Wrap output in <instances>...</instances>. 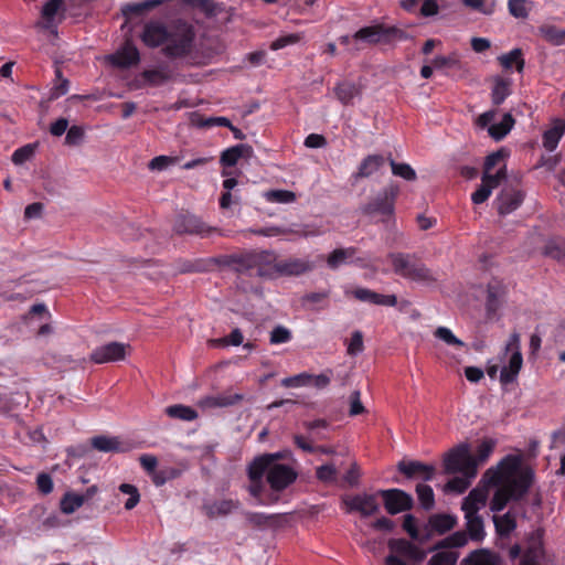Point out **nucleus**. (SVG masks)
<instances>
[{
    "label": "nucleus",
    "instance_id": "f257e3e1",
    "mask_svg": "<svg viewBox=\"0 0 565 565\" xmlns=\"http://www.w3.org/2000/svg\"><path fill=\"white\" fill-rule=\"evenodd\" d=\"M533 479V470L529 467L521 468L520 457L509 455L484 472L482 482L488 486L503 484L513 500H520L529 491Z\"/></svg>",
    "mask_w": 565,
    "mask_h": 565
},
{
    "label": "nucleus",
    "instance_id": "f03ea898",
    "mask_svg": "<svg viewBox=\"0 0 565 565\" xmlns=\"http://www.w3.org/2000/svg\"><path fill=\"white\" fill-rule=\"evenodd\" d=\"M273 259L271 250H250L245 253L212 257L215 266L228 267L238 275L270 278L269 265Z\"/></svg>",
    "mask_w": 565,
    "mask_h": 565
},
{
    "label": "nucleus",
    "instance_id": "7ed1b4c3",
    "mask_svg": "<svg viewBox=\"0 0 565 565\" xmlns=\"http://www.w3.org/2000/svg\"><path fill=\"white\" fill-rule=\"evenodd\" d=\"M195 30L193 25L183 20L169 23L166 45L162 47L164 56L171 60L184 58L194 49Z\"/></svg>",
    "mask_w": 565,
    "mask_h": 565
},
{
    "label": "nucleus",
    "instance_id": "20e7f679",
    "mask_svg": "<svg viewBox=\"0 0 565 565\" xmlns=\"http://www.w3.org/2000/svg\"><path fill=\"white\" fill-rule=\"evenodd\" d=\"M488 490L486 488H475L463 499L461 510L465 512L467 535L470 540L480 542L484 539V525L482 518L478 512L487 504Z\"/></svg>",
    "mask_w": 565,
    "mask_h": 565
},
{
    "label": "nucleus",
    "instance_id": "39448f33",
    "mask_svg": "<svg viewBox=\"0 0 565 565\" xmlns=\"http://www.w3.org/2000/svg\"><path fill=\"white\" fill-rule=\"evenodd\" d=\"M408 39V33L397 26H388L385 24L364 26L353 34L354 52H359L362 49L360 45L361 42H365L370 45H394L397 42L406 41Z\"/></svg>",
    "mask_w": 565,
    "mask_h": 565
},
{
    "label": "nucleus",
    "instance_id": "423d86ee",
    "mask_svg": "<svg viewBox=\"0 0 565 565\" xmlns=\"http://www.w3.org/2000/svg\"><path fill=\"white\" fill-rule=\"evenodd\" d=\"M446 473L459 472L467 478L476 477V460L470 454L468 444H460L450 449L444 457Z\"/></svg>",
    "mask_w": 565,
    "mask_h": 565
},
{
    "label": "nucleus",
    "instance_id": "0eeeda50",
    "mask_svg": "<svg viewBox=\"0 0 565 565\" xmlns=\"http://www.w3.org/2000/svg\"><path fill=\"white\" fill-rule=\"evenodd\" d=\"M315 264L308 258L287 257L278 259L273 252V259L269 265L270 278L301 276L313 270Z\"/></svg>",
    "mask_w": 565,
    "mask_h": 565
},
{
    "label": "nucleus",
    "instance_id": "6e6552de",
    "mask_svg": "<svg viewBox=\"0 0 565 565\" xmlns=\"http://www.w3.org/2000/svg\"><path fill=\"white\" fill-rule=\"evenodd\" d=\"M511 352L508 365H504L500 373L502 384H510L516 380L523 364V358L520 349V334L513 332L504 348V355Z\"/></svg>",
    "mask_w": 565,
    "mask_h": 565
},
{
    "label": "nucleus",
    "instance_id": "1a4fd4ad",
    "mask_svg": "<svg viewBox=\"0 0 565 565\" xmlns=\"http://www.w3.org/2000/svg\"><path fill=\"white\" fill-rule=\"evenodd\" d=\"M173 232L178 235H199L207 237L216 232L215 227L209 226L198 216L193 214H180L175 217L173 223Z\"/></svg>",
    "mask_w": 565,
    "mask_h": 565
},
{
    "label": "nucleus",
    "instance_id": "9d476101",
    "mask_svg": "<svg viewBox=\"0 0 565 565\" xmlns=\"http://www.w3.org/2000/svg\"><path fill=\"white\" fill-rule=\"evenodd\" d=\"M130 352V344L114 341L93 350L90 360L96 364L118 362L125 360Z\"/></svg>",
    "mask_w": 565,
    "mask_h": 565
},
{
    "label": "nucleus",
    "instance_id": "9b49d317",
    "mask_svg": "<svg viewBox=\"0 0 565 565\" xmlns=\"http://www.w3.org/2000/svg\"><path fill=\"white\" fill-rule=\"evenodd\" d=\"M398 194L396 185L385 188L373 201L362 207L366 215L382 214L391 216L394 212V202Z\"/></svg>",
    "mask_w": 565,
    "mask_h": 565
},
{
    "label": "nucleus",
    "instance_id": "f8f14e48",
    "mask_svg": "<svg viewBox=\"0 0 565 565\" xmlns=\"http://www.w3.org/2000/svg\"><path fill=\"white\" fill-rule=\"evenodd\" d=\"M265 473L269 487L277 492L288 488L298 477L297 471L288 465H274Z\"/></svg>",
    "mask_w": 565,
    "mask_h": 565
},
{
    "label": "nucleus",
    "instance_id": "ddd939ff",
    "mask_svg": "<svg viewBox=\"0 0 565 565\" xmlns=\"http://www.w3.org/2000/svg\"><path fill=\"white\" fill-rule=\"evenodd\" d=\"M384 500L386 511L394 515L413 508V498L401 489L380 490L377 492Z\"/></svg>",
    "mask_w": 565,
    "mask_h": 565
},
{
    "label": "nucleus",
    "instance_id": "4468645a",
    "mask_svg": "<svg viewBox=\"0 0 565 565\" xmlns=\"http://www.w3.org/2000/svg\"><path fill=\"white\" fill-rule=\"evenodd\" d=\"M343 502L347 507V512H359L363 518L374 515L380 510L377 494L360 493L345 498Z\"/></svg>",
    "mask_w": 565,
    "mask_h": 565
},
{
    "label": "nucleus",
    "instance_id": "2eb2a0df",
    "mask_svg": "<svg viewBox=\"0 0 565 565\" xmlns=\"http://www.w3.org/2000/svg\"><path fill=\"white\" fill-rule=\"evenodd\" d=\"M239 505V501L233 499L205 500L202 511L209 519H217L232 514Z\"/></svg>",
    "mask_w": 565,
    "mask_h": 565
},
{
    "label": "nucleus",
    "instance_id": "dca6fc26",
    "mask_svg": "<svg viewBox=\"0 0 565 565\" xmlns=\"http://www.w3.org/2000/svg\"><path fill=\"white\" fill-rule=\"evenodd\" d=\"M524 194L521 190L504 188L497 198V210L500 215H508L515 211L523 202Z\"/></svg>",
    "mask_w": 565,
    "mask_h": 565
},
{
    "label": "nucleus",
    "instance_id": "f3484780",
    "mask_svg": "<svg viewBox=\"0 0 565 565\" xmlns=\"http://www.w3.org/2000/svg\"><path fill=\"white\" fill-rule=\"evenodd\" d=\"M169 24L151 21L145 24L141 34L142 42L149 47H162L166 45Z\"/></svg>",
    "mask_w": 565,
    "mask_h": 565
},
{
    "label": "nucleus",
    "instance_id": "a211bd4d",
    "mask_svg": "<svg viewBox=\"0 0 565 565\" xmlns=\"http://www.w3.org/2000/svg\"><path fill=\"white\" fill-rule=\"evenodd\" d=\"M457 525V518L451 514L446 513H436L429 516L428 519V533L425 537H422L420 541L424 542L428 540L433 534L443 535L449 531H451Z\"/></svg>",
    "mask_w": 565,
    "mask_h": 565
},
{
    "label": "nucleus",
    "instance_id": "6ab92c4d",
    "mask_svg": "<svg viewBox=\"0 0 565 565\" xmlns=\"http://www.w3.org/2000/svg\"><path fill=\"white\" fill-rule=\"evenodd\" d=\"M388 547L392 552L405 556L406 558L415 563L423 562L427 556L426 551H424L423 548L418 547L417 545L411 543L405 539L391 540L388 542Z\"/></svg>",
    "mask_w": 565,
    "mask_h": 565
},
{
    "label": "nucleus",
    "instance_id": "aec40b11",
    "mask_svg": "<svg viewBox=\"0 0 565 565\" xmlns=\"http://www.w3.org/2000/svg\"><path fill=\"white\" fill-rule=\"evenodd\" d=\"M139 60V51L130 41H127L116 53L108 56L111 65L121 68L135 65Z\"/></svg>",
    "mask_w": 565,
    "mask_h": 565
},
{
    "label": "nucleus",
    "instance_id": "412c9836",
    "mask_svg": "<svg viewBox=\"0 0 565 565\" xmlns=\"http://www.w3.org/2000/svg\"><path fill=\"white\" fill-rule=\"evenodd\" d=\"M507 294V286L502 280L493 278L487 286L486 309L488 315H494L501 306Z\"/></svg>",
    "mask_w": 565,
    "mask_h": 565
},
{
    "label": "nucleus",
    "instance_id": "4be33fe9",
    "mask_svg": "<svg viewBox=\"0 0 565 565\" xmlns=\"http://www.w3.org/2000/svg\"><path fill=\"white\" fill-rule=\"evenodd\" d=\"M254 156L252 146L247 143H239L227 148L221 154L220 162L224 167L235 166L241 158L249 159Z\"/></svg>",
    "mask_w": 565,
    "mask_h": 565
},
{
    "label": "nucleus",
    "instance_id": "5701e85b",
    "mask_svg": "<svg viewBox=\"0 0 565 565\" xmlns=\"http://www.w3.org/2000/svg\"><path fill=\"white\" fill-rule=\"evenodd\" d=\"M397 469L407 478H413L416 475H423L425 481H430L435 473L434 466L425 465L419 461H399Z\"/></svg>",
    "mask_w": 565,
    "mask_h": 565
},
{
    "label": "nucleus",
    "instance_id": "b1692460",
    "mask_svg": "<svg viewBox=\"0 0 565 565\" xmlns=\"http://www.w3.org/2000/svg\"><path fill=\"white\" fill-rule=\"evenodd\" d=\"M242 399H243V395H241V394L209 395V396L202 397L198 402V406L203 409L216 408V407H228V406H232V405L238 403Z\"/></svg>",
    "mask_w": 565,
    "mask_h": 565
},
{
    "label": "nucleus",
    "instance_id": "393cba45",
    "mask_svg": "<svg viewBox=\"0 0 565 565\" xmlns=\"http://www.w3.org/2000/svg\"><path fill=\"white\" fill-rule=\"evenodd\" d=\"M334 95L337 99L343 104V105H350L352 104L353 99L355 97L361 96L362 88L360 85L350 82V81H342L335 85L333 88Z\"/></svg>",
    "mask_w": 565,
    "mask_h": 565
},
{
    "label": "nucleus",
    "instance_id": "a878e982",
    "mask_svg": "<svg viewBox=\"0 0 565 565\" xmlns=\"http://www.w3.org/2000/svg\"><path fill=\"white\" fill-rule=\"evenodd\" d=\"M288 233H292L299 237H310V236H318V235L322 234V231L315 225H303L299 230L271 227V228H267V230H260L257 232V234L265 235V236L288 234Z\"/></svg>",
    "mask_w": 565,
    "mask_h": 565
},
{
    "label": "nucleus",
    "instance_id": "bb28decb",
    "mask_svg": "<svg viewBox=\"0 0 565 565\" xmlns=\"http://www.w3.org/2000/svg\"><path fill=\"white\" fill-rule=\"evenodd\" d=\"M388 257L392 262L395 274L404 278H407V273L412 271L413 266L417 262L414 255L403 253H392Z\"/></svg>",
    "mask_w": 565,
    "mask_h": 565
},
{
    "label": "nucleus",
    "instance_id": "cd10ccee",
    "mask_svg": "<svg viewBox=\"0 0 565 565\" xmlns=\"http://www.w3.org/2000/svg\"><path fill=\"white\" fill-rule=\"evenodd\" d=\"M265 471L262 467L257 466L253 461L247 467V476L250 480V484L248 487V492L254 498L259 499L260 494L264 490V483H263V477L265 475Z\"/></svg>",
    "mask_w": 565,
    "mask_h": 565
},
{
    "label": "nucleus",
    "instance_id": "c85d7f7f",
    "mask_svg": "<svg viewBox=\"0 0 565 565\" xmlns=\"http://www.w3.org/2000/svg\"><path fill=\"white\" fill-rule=\"evenodd\" d=\"M468 565H504L502 558L488 550L471 552L465 559Z\"/></svg>",
    "mask_w": 565,
    "mask_h": 565
},
{
    "label": "nucleus",
    "instance_id": "c756f323",
    "mask_svg": "<svg viewBox=\"0 0 565 565\" xmlns=\"http://www.w3.org/2000/svg\"><path fill=\"white\" fill-rule=\"evenodd\" d=\"M384 164V157L381 154H370L365 157L358 172L354 174V179L369 178L381 169Z\"/></svg>",
    "mask_w": 565,
    "mask_h": 565
},
{
    "label": "nucleus",
    "instance_id": "7c9ffc66",
    "mask_svg": "<svg viewBox=\"0 0 565 565\" xmlns=\"http://www.w3.org/2000/svg\"><path fill=\"white\" fill-rule=\"evenodd\" d=\"M172 77V71L168 65H162L154 70H146L142 72V78L152 86H160L171 81Z\"/></svg>",
    "mask_w": 565,
    "mask_h": 565
},
{
    "label": "nucleus",
    "instance_id": "2f4dec72",
    "mask_svg": "<svg viewBox=\"0 0 565 565\" xmlns=\"http://www.w3.org/2000/svg\"><path fill=\"white\" fill-rule=\"evenodd\" d=\"M492 82L491 99L494 105L499 106L511 94L512 81L510 78L494 76Z\"/></svg>",
    "mask_w": 565,
    "mask_h": 565
},
{
    "label": "nucleus",
    "instance_id": "473e14b6",
    "mask_svg": "<svg viewBox=\"0 0 565 565\" xmlns=\"http://www.w3.org/2000/svg\"><path fill=\"white\" fill-rule=\"evenodd\" d=\"M565 134V122L561 119H556L552 128L546 130L543 135V146L546 150L553 151L563 135Z\"/></svg>",
    "mask_w": 565,
    "mask_h": 565
},
{
    "label": "nucleus",
    "instance_id": "72a5a7b5",
    "mask_svg": "<svg viewBox=\"0 0 565 565\" xmlns=\"http://www.w3.org/2000/svg\"><path fill=\"white\" fill-rule=\"evenodd\" d=\"M356 253L354 247L337 248L332 250L327 257V265L330 269H337L341 265L347 264L348 259L352 258Z\"/></svg>",
    "mask_w": 565,
    "mask_h": 565
},
{
    "label": "nucleus",
    "instance_id": "f704fd0d",
    "mask_svg": "<svg viewBox=\"0 0 565 565\" xmlns=\"http://www.w3.org/2000/svg\"><path fill=\"white\" fill-rule=\"evenodd\" d=\"M166 0H146L138 3H127L121 8V12L126 18H130L131 15H140L145 11L151 10L160 4H162Z\"/></svg>",
    "mask_w": 565,
    "mask_h": 565
},
{
    "label": "nucleus",
    "instance_id": "c9c22d12",
    "mask_svg": "<svg viewBox=\"0 0 565 565\" xmlns=\"http://www.w3.org/2000/svg\"><path fill=\"white\" fill-rule=\"evenodd\" d=\"M522 50L521 49H513L507 54H502L498 57V61L500 62L501 66L505 70H510L513 64H515L516 71L519 73L523 72L525 61L522 57Z\"/></svg>",
    "mask_w": 565,
    "mask_h": 565
},
{
    "label": "nucleus",
    "instance_id": "e433bc0d",
    "mask_svg": "<svg viewBox=\"0 0 565 565\" xmlns=\"http://www.w3.org/2000/svg\"><path fill=\"white\" fill-rule=\"evenodd\" d=\"M407 279L426 284L435 282L437 280L434 273L419 260L415 263L412 271L407 273Z\"/></svg>",
    "mask_w": 565,
    "mask_h": 565
},
{
    "label": "nucleus",
    "instance_id": "4c0bfd02",
    "mask_svg": "<svg viewBox=\"0 0 565 565\" xmlns=\"http://www.w3.org/2000/svg\"><path fill=\"white\" fill-rule=\"evenodd\" d=\"M469 536L463 531H457L439 541L431 551L443 548L462 547L468 543Z\"/></svg>",
    "mask_w": 565,
    "mask_h": 565
},
{
    "label": "nucleus",
    "instance_id": "58836bf2",
    "mask_svg": "<svg viewBox=\"0 0 565 565\" xmlns=\"http://www.w3.org/2000/svg\"><path fill=\"white\" fill-rule=\"evenodd\" d=\"M514 125V119L511 114H505L499 124L491 125L488 128L489 135L494 140H501L504 138Z\"/></svg>",
    "mask_w": 565,
    "mask_h": 565
},
{
    "label": "nucleus",
    "instance_id": "ea45409f",
    "mask_svg": "<svg viewBox=\"0 0 565 565\" xmlns=\"http://www.w3.org/2000/svg\"><path fill=\"white\" fill-rule=\"evenodd\" d=\"M166 414L171 418L192 422L198 418V413L190 406L182 404L171 405L166 408Z\"/></svg>",
    "mask_w": 565,
    "mask_h": 565
},
{
    "label": "nucleus",
    "instance_id": "a19ab883",
    "mask_svg": "<svg viewBox=\"0 0 565 565\" xmlns=\"http://www.w3.org/2000/svg\"><path fill=\"white\" fill-rule=\"evenodd\" d=\"M92 446L103 452L120 451V441L117 437L96 436L92 439Z\"/></svg>",
    "mask_w": 565,
    "mask_h": 565
},
{
    "label": "nucleus",
    "instance_id": "79ce46f5",
    "mask_svg": "<svg viewBox=\"0 0 565 565\" xmlns=\"http://www.w3.org/2000/svg\"><path fill=\"white\" fill-rule=\"evenodd\" d=\"M493 523L495 526V531L501 536L509 535L516 527L515 519L510 512H507L505 514L500 516L494 515Z\"/></svg>",
    "mask_w": 565,
    "mask_h": 565
},
{
    "label": "nucleus",
    "instance_id": "37998d69",
    "mask_svg": "<svg viewBox=\"0 0 565 565\" xmlns=\"http://www.w3.org/2000/svg\"><path fill=\"white\" fill-rule=\"evenodd\" d=\"M85 502V497L74 492H67L61 500V511L65 514H72Z\"/></svg>",
    "mask_w": 565,
    "mask_h": 565
},
{
    "label": "nucleus",
    "instance_id": "c03bdc74",
    "mask_svg": "<svg viewBox=\"0 0 565 565\" xmlns=\"http://www.w3.org/2000/svg\"><path fill=\"white\" fill-rule=\"evenodd\" d=\"M497 441L491 438L483 439L477 448L476 456L473 459L476 460V471L478 470L479 465H483L493 452L495 448Z\"/></svg>",
    "mask_w": 565,
    "mask_h": 565
},
{
    "label": "nucleus",
    "instance_id": "a18cd8bd",
    "mask_svg": "<svg viewBox=\"0 0 565 565\" xmlns=\"http://www.w3.org/2000/svg\"><path fill=\"white\" fill-rule=\"evenodd\" d=\"M215 264L211 262V258L207 259H198L195 262L185 260L180 264L179 271L182 274L185 273H204L211 270L212 266Z\"/></svg>",
    "mask_w": 565,
    "mask_h": 565
},
{
    "label": "nucleus",
    "instance_id": "49530a36",
    "mask_svg": "<svg viewBox=\"0 0 565 565\" xmlns=\"http://www.w3.org/2000/svg\"><path fill=\"white\" fill-rule=\"evenodd\" d=\"M541 35L553 45H562L565 43V30L554 25H545L540 28Z\"/></svg>",
    "mask_w": 565,
    "mask_h": 565
},
{
    "label": "nucleus",
    "instance_id": "de8ad7c7",
    "mask_svg": "<svg viewBox=\"0 0 565 565\" xmlns=\"http://www.w3.org/2000/svg\"><path fill=\"white\" fill-rule=\"evenodd\" d=\"M510 500H513L511 492H509V490H507V488L503 484H501V487L498 488L497 491L494 492L492 500L490 502L491 511H502Z\"/></svg>",
    "mask_w": 565,
    "mask_h": 565
},
{
    "label": "nucleus",
    "instance_id": "09e8293b",
    "mask_svg": "<svg viewBox=\"0 0 565 565\" xmlns=\"http://www.w3.org/2000/svg\"><path fill=\"white\" fill-rule=\"evenodd\" d=\"M507 167L503 164L495 173L483 172L481 181L491 191L499 186V184L507 179Z\"/></svg>",
    "mask_w": 565,
    "mask_h": 565
},
{
    "label": "nucleus",
    "instance_id": "8fccbe9b",
    "mask_svg": "<svg viewBox=\"0 0 565 565\" xmlns=\"http://www.w3.org/2000/svg\"><path fill=\"white\" fill-rule=\"evenodd\" d=\"M390 166L392 168V173L396 177L407 181H414L417 178L415 170L407 163H399L390 159Z\"/></svg>",
    "mask_w": 565,
    "mask_h": 565
},
{
    "label": "nucleus",
    "instance_id": "3c124183",
    "mask_svg": "<svg viewBox=\"0 0 565 565\" xmlns=\"http://www.w3.org/2000/svg\"><path fill=\"white\" fill-rule=\"evenodd\" d=\"M459 554L454 551H441L434 554L428 565H456Z\"/></svg>",
    "mask_w": 565,
    "mask_h": 565
},
{
    "label": "nucleus",
    "instance_id": "603ef678",
    "mask_svg": "<svg viewBox=\"0 0 565 565\" xmlns=\"http://www.w3.org/2000/svg\"><path fill=\"white\" fill-rule=\"evenodd\" d=\"M269 202L292 203L296 201V194L289 190H269L264 194Z\"/></svg>",
    "mask_w": 565,
    "mask_h": 565
},
{
    "label": "nucleus",
    "instance_id": "864d4df0",
    "mask_svg": "<svg viewBox=\"0 0 565 565\" xmlns=\"http://www.w3.org/2000/svg\"><path fill=\"white\" fill-rule=\"evenodd\" d=\"M416 493H417L418 500L420 502V505L425 510L433 509V507L435 504V498H434V491H433L431 487H429L427 484H417Z\"/></svg>",
    "mask_w": 565,
    "mask_h": 565
},
{
    "label": "nucleus",
    "instance_id": "5fc2aeb1",
    "mask_svg": "<svg viewBox=\"0 0 565 565\" xmlns=\"http://www.w3.org/2000/svg\"><path fill=\"white\" fill-rule=\"evenodd\" d=\"M434 335L444 341L447 345H450V347H458V348H462L465 347V343L458 339L450 329L446 328V327H438L435 331H434Z\"/></svg>",
    "mask_w": 565,
    "mask_h": 565
},
{
    "label": "nucleus",
    "instance_id": "6e6d98bb",
    "mask_svg": "<svg viewBox=\"0 0 565 565\" xmlns=\"http://www.w3.org/2000/svg\"><path fill=\"white\" fill-rule=\"evenodd\" d=\"M286 458V455L281 451L274 454H264L253 459V462L262 467L264 470L268 469L274 465H279L277 461Z\"/></svg>",
    "mask_w": 565,
    "mask_h": 565
},
{
    "label": "nucleus",
    "instance_id": "4d7b16f0",
    "mask_svg": "<svg viewBox=\"0 0 565 565\" xmlns=\"http://www.w3.org/2000/svg\"><path fill=\"white\" fill-rule=\"evenodd\" d=\"M119 490L125 494H129V499L125 503L126 510H131L139 503L140 494L137 487L129 483H121Z\"/></svg>",
    "mask_w": 565,
    "mask_h": 565
},
{
    "label": "nucleus",
    "instance_id": "13d9d810",
    "mask_svg": "<svg viewBox=\"0 0 565 565\" xmlns=\"http://www.w3.org/2000/svg\"><path fill=\"white\" fill-rule=\"evenodd\" d=\"M312 379V374L309 373H299L294 376L285 377L281 380V385L285 387H299L310 385Z\"/></svg>",
    "mask_w": 565,
    "mask_h": 565
},
{
    "label": "nucleus",
    "instance_id": "bf43d9fd",
    "mask_svg": "<svg viewBox=\"0 0 565 565\" xmlns=\"http://www.w3.org/2000/svg\"><path fill=\"white\" fill-rule=\"evenodd\" d=\"M244 516L246 522L253 527H264L269 521L274 518V515H266L260 512H244Z\"/></svg>",
    "mask_w": 565,
    "mask_h": 565
},
{
    "label": "nucleus",
    "instance_id": "052dcab7",
    "mask_svg": "<svg viewBox=\"0 0 565 565\" xmlns=\"http://www.w3.org/2000/svg\"><path fill=\"white\" fill-rule=\"evenodd\" d=\"M509 12L518 19H525L529 15L527 0H509Z\"/></svg>",
    "mask_w": 565,
    "mask_h": 565
},
{
    "label": "nucleus",
    "instance_id": "680f3d73",
    "mask_svg": "<svg viewBox=\"0 0 565 565\" xmlns=\"http://www.w3.org/2000/svg\"><path fill=\"white\" fill-rule=\"evenodd\" d=\"M364 343H363V334L361 331L356 330L352 333L350 342L348 344L347 353L351 356H355L363 352Z\"/></svg>",
    "mask_w": 565,
    "mask_h": 565
},
{
    "label": "nucleus",
    "instance_id": "e2e57ef3",
    "mask_svg": "<svg viewBox=\"0 0 565 565\" xmlns=\"http://www.w3.org/2000/svg\"><path fill=\"white\" fill-rule=\"evenodd\" d=\"M301 34L299 33H290V34H284L277 38L275 41L271 42L270 49L271 50H280L288 45H292L298 43L301 40Z\"/></svg>",
    "mask_w": 565,
    "mask_h": 565
},
{
    "label": "nucleus",
    "instance_id": "0e129e2a",
    "mask_svg": "<svg viewBox=\"0 0 565 565\" xmlns=\"http://www.w3.org/2000/svg\"><path fill=\"white\" fill-rule=\"evenodd\" d=\"M545 254L551 258L565 264V241L551 243L545 247Z\"/></svg>",
    "mask_w": 565,
    "mask_h": 565
},
{
    "label": "nucleus",
    "instance_id": "69168bd1",
    "mask_svg": "<svg viewBox=\"0 0 565 565\" xmlns=\"http://www.w3.org/2000/svg\"><path fill=\"white\" fill-rule=\"evenodd\" d=\"M431 65L437 70L445 67H460V62L456 54H450L448 56L439 55L433 58Z\"/></svg>",
    "mask_w": 565,
    "mask_h": 565
},
{
    "label": "nucleus",
    "instance_id": "338daca9",
    "mask_svg": "<svg viewBox=\"0 0 565 565\" xmlns=\"http://www.w3.org/2000/svg\"><path fill=\"white\" fill-rule=\"evenodd\" d=\"M316 477L322 482H333L337 477V468L333 463L320 466L316 470Z\"/></svg>",
    "mask_w": 565,
    "mask_h": 565
},
{
    "label": "nucleus",
    "instance_id": "774afa93",
    "mask_svg": "<svg viewBox=\"0 0 565 565\" xmlns=\"http://www.w3.org/2000/svg\"><path fill=\"white\" fill-rule=\"evenodd\" d=\"M84 129L81 126H72L66 131L65 143L68 146H77L84 139Z\"/></svg>",
    "mask_w": 565,
    "mask_h": 565
}]
</instances>
